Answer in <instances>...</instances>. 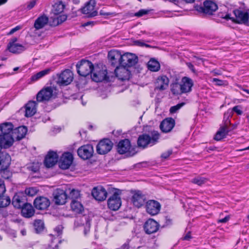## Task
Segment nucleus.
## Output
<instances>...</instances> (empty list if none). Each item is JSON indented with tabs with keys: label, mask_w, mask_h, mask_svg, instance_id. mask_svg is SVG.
<instances>
[{
	"label": "nucleus",
	"mask_w": 249,
	"mask_h": 249,
	"mask_svg": "<svg viewBox=\"0 0 249 249\" xmlns=\"http://www.w3.org/2000/svg\"><path fill=\"white\" fill-rule=\"evenodd\" d=\"M65 5L61 1L56 2L53 5V12L54 15H57L63 11Z\"/></svg>",
	"instance_id": "obj_41"
},
{
	"label": "nucleus",
	"mask_w": 249,
	"mask_h": 249,
	"mask_svg": "<svg viewBox=\"0 0 249 249\" xmlns=\"http://www.w3.org/2000/svg\"><path fill=\"white\" fill-rule=\"evenodd\" d=\"M131 200L133 204L137 208L143 205L146 200V195L141 191L132 189L130 191Z\"/></svg>",
	"instance_id": "obj_5"
},
{
	"label": "nucleus",
	"mask_w": 249,
	"mask_h": 249,
	"mask_svg": "<svg viewBox=\"0 0 249 249\" xmlns=\"http://www.w3.org/2000/svg\"><path fill=\"white\" fill-rule=\"evenodd\" d=\"M233 13L235 16L232 21L238 24H244L249 22V14L248 12L239 9L233 10Z\"/></svg>",
	"instance_id": "obj_12"
},
{
	"label": "nucleus",
	"mask_w": 249,
	"mask_h": 249,
	"mask_svg": "<svg viewBox=\"0 0 249 249\" xmlns=\"http://www.w3.org/2000/svg\"><path fill=\"white\" fill-rule=\"evenodd\" d=\"M11 157L5 154H0V170H5L9 166L11 163Z\"/></svg>",
	"instance_id": "obj_32"
},
{
	"label": "nucleus",
	"mask_w": 249,
	"mask_h": 249,
	"mask_svg": "<svg viewBox=\"0 0 249 249\" xmlns=\"http://www.w3.org/2000/svg\"><path fill=\"white\" fill-rule=\"evenodd\" d=\"M95 0H89L82 9V13L89 18L97 16V11L95 10Z\"/></svg>",
	"instance_id": "obj_15"
},
{
	"label": "nucleus",
	"mask_w": 249,
	"mask_h": 249,
	"mask_svg": "<svg viewBox=\"0 0 249 249\" xmlns=\"http://www.w3.org/2000/svg\"><path fill=\"white\" fill-rule=\"evenodd\" d=\"M20 232L22 235H25L26 234V231L24 229L21 230Z\"/></svg>",
	"instance_id": "obj_63"
},
{
	"label": "nucleus",
	"mask_w": 249,
	"mask_h": 249,
	"mask_svg": "<svg viewBox=\"0 0 249 249\" xmlns=\"http://www.w3.org/2000/svg\"><path fill=\"white\" fill-rule=\"evenodd\" d=\"M4 187L5 184L3 180L0 179V187Z\"/></svg>",
	"instance_id": "obj_62"
},
{
	"label": "nucleus",
	"mask_w": 249,
	"mask_h": 249,
	"mask_svg": "<svg viewBox=\"0 0 249 249\" xmlns=\"http://www.w3.org/2000/svg\"><path fill=\"white\" fill-rule=\"evenodd\" d=\"M91 195L96 200L103 201L106 199L107 192L104 188H93Z\"/></svg>",
	"instance_id": "obj_23"
},
{
	"label": "nucleus",
	"mask_w": 249,
	"mask_h": 249,
	"mask_svg": "<svg viewBox=\"0 0 249 249\" xmlns=\"http://www.w3.org/2000/svg\"><path fill=\"white\" fill-rule=\"evenodd\" d=\"M29 169L33 172L34 173H36L38 171V167L37 166H30L28 167Z\"/></svg>",
	"instance_id": "obj_58"
},
{
	"label": "nucleus",
	"mask_w": 249,
	"mask_h": 249,
	"mask_svg": "<svg viewBox=\"0 0 249 249\" xmlns=\"http://www.w3.org/2000/svg\"><path fill=\"white\" fill-rule=\"evenodd\" d=\"M34 205L37 210H45L50 206V201L46 197H37L34 201Z\"/></svg>",
	"instance_id": "obj_17"
},
{
	"label": "nucleus",
	"mask_w": 249,
	"mask_h": 249,
	"mask_svg": "<svg viewBox=\"0 0 249 249\" xmlns=\"http://www.w3.org/2000/svg\"><path fill=\"white\" fill-rule=\"evenodd\" d=\"M67 16L64 14L60 15L57 16L55 19L57 21L56 24L57 25L59 24L62 23L63 22L65 21L67 19Z\"/></svg>",
	"instance_id": "obj_49"
},
{
	"label": "nucleus",
	"mask_w": 249,
	"mask_h": 249,
	"mask_svg": "<svg viewBox=\"0 0 249 249\" xmlns=\"http://www.w3.org/2000/svg\"><path fill=\"white\" fill-rule=\"evenodd\" d=\"M27 132V128L24 126H19L15 129H13L12 135L18 141H19L23 138Z\"/></svg>",
	"instance_id": "obj_26"
},
{
	"label": "nucleus",
	"mask_w": 249,
	"mask_h": 249,
	"mask_svg": "<svg viewBox=\"0 0 249 249\" xmlns=\"http://www.w3.org/2000/svg\"><path fill=\"white\" fill-rule=\"evenodd\" d=\"M62 226L61 225H59L54 229V231L56 232L57 235H59L62 233Z\"/></svg>",
	"instance_id": "obj_53"
},
{
	"label": "nucleus",
	"mask_w": 249,
	"mask_h": 249,
	"mask_svg": "<svg viewBox=\"0 0 249 249\" xmlns=\"http://www.w3.org/2000/svg\"><path fill=\"white\" fill-rule=\"evenodd\" d=\"M21 28V27L20 26H17L15 27V28L12 29L9 33L8 34L9 35H11L13 34H14L15 32H17V31H18Z\"/></svg>",
	"instance_id": "obj_55"
},
{
	"label": "nucleus",
	"mask_w": 249,
	"mask_h": 249,
	"mask_svg": "<svg viewBox=\"0 0 249 249\" xmlns=\"http://www.w3.org/2000/svg\"><path fill=\"white\" fill-rule=\"evenodd\" d=\"M6 188H0V207L3 208L8 206L11 200L9 196L3 195L6 191Z\"/></svg>",
	"instance_id": "obj_35"
},
{
	"label": "nucleus",
	"mask_w": 249,
	"mask_h": 249,
	"mask_svg": "<svg viewBox=\"0 0 249 249\" xmlns=\"http://www.w3.org/2000/svg\"><path fill=\"white\" fill-rule=\"evenodd\" d=\"M113 143L108 139H104L100 141L96 146L97 152L104 155L109 152L112 148Z\"/></svg>",
	"instance_id": "obj_10"
},
{
	"label": "nucleus",
	"mask_w": 249,
	"mask_h": 249,
	"mask_svg": "<svg viewBox=\"0 0 249 249\" xmlns=\"http://www.w3.org/2000/svg\"><path fill=\"white\" fill-rule=\"evenodd\" d=\"M53 200L57 205H63L66 202L68 195L66 190L57 188L53 193Z\"/></svg>",
	"instance_id": "obj_14"
},
{
	"label": "nucleus",
	"mask_w": 249,
	"mask_h": 249,
	"mask_svg": "<svg viewBox=\"0 0 249 249\" xmlns=\"http://www.w3.org/2000/svg\"><path fill=\"white\" fill-rule=\"evenodd\" d=\"M131 148L130 142L128 139L120 141L117 145V152L120 154H127L128 156H134L136 152L134 150H130Z\"/></svg>",
	"instance_id": "obj_7"
},
{
	"label": "nucleus",
	"mask_w": 249,
	"mask_h": 249,
	"mask_svg": "<svg viewBox=\"0 0 249 249\" xmlns=\"http://www.w3.org/2000/svg\"><path fill=\"white\" fill-rule=\"evenodd\" d=\"M57 90L54 86L46 87L40 90L36 95V100L39 102L48 101L55 98Z\"/></svg>",
	"instance_id": "obj_2"
},
{
	"label": "nucleus",
	"mask_w": 249,
	"mask_h": 249,
	"mask_svg": "<svg viewBox=\"0 0 249 249\" xmlns=\"http://www.w3.org/2000/svg\"><path fill=\"white\" fill-rule=\"evenodd\" d=\"M175 125V121L172 118H167L160 123V127L162 132L168 133L171 131Z\"/></svg>",
	"instance_id": "obj_21"
},
{
	"label": "nucleus",
	"mask_w": 249,
	"mask_h": 249,
	"mask_svg": "<svg viewBox=\"0 0 249 249\" xmlns=\"http://www.w3.org/2000/svg\"><path fill=\"white\" fill-rule=\"evenodd\" d=\"M39 190L37 188H26L25 190V194L29 196H34L36 195Z\"/></svg>",
	"instance_id": "obj_46"
},
{
	"label": "nucleus",
	"mask_w": 249,
	"mask_h": 249,
	"mask_svg": "<svg viewBox=\"0 0 249 249\" xmlns=\"http://www.w3.org/2000/svg\"><path fill=\"white\" fill-rule=\"evenodd\" d=\"M144 229L147 233L151 234L158 230L159 224L154 220L149 219L145 223Z\"/></svg>",
	"instance_id": "obj_25"
},
{
	"label": "nucleus",
	"mask_w": 249,
	"mask_h": 249,
	"mask_svg": "<svg viewBox=\"0 0 249 249\" xmlns=\"http://www.w3.org/2000/svg\"><path fill=\"white\" fill-rule=\"evenodd\" d=\"M184 103H181L176 105V106H172L170 108V112L172 114L175 113L177 112L181 107L184 105Z\"/></svg>",
	"instance_id": "obj_48"
},
{
	"label": "nucleus",
	"mask_w": 249,
	"mask_h": 249,
	"mask_svg": "<svg viewBox=\"0 0 249 249\" xmlns=\"http://www.w3.org/2000/svg\"><path fill=\"white\" fill-rule=\"evenodd\" d=\"M73 74L70 70H66L58 76L57 82L60 86H67L73 80Z\"/></svg>",
	"instance_id": "obj_9"
},
{
	"label": "nucleus",
	"mask_w": 249,
	"mask_h": 249,
	"mask_svg": "<svg viewBox=\"0 0 249 249\" xmlns=\"http://www.w3.org/2000/svg\"><path fill=\"white\" fill-rule=\"evenodd\" d=\"M191 181L197 185L201 186L205 184L208 181V180L203 177H197L192 179Z\"/></svg>",
	"instance_id": "obj_45"
},
{
	"label": "nucleus",
	"mask_w": 249,
	"mask_h": 249,
	"mask_svg": "<svg viewBox=\"0 0 249 249\" xmlns=\"http://www.w3.org/2000/svg\"><path fill=\"white\" fill-rule=\"evenodd\" d=\"M169 82V79L166 76L159 77L157 79L155 89L160 90H163L167 88Z\"/></svg>",
	"instance_id": "obj_29"
},
{
	"label": "nucleus",
	"mask_w": 249,
	"mask_h": 249,
	"mask_svg": "<svg viewBox=\"0 0 249 249\" xmlns=\"http://www.w3.org/2000/svg\"><path fill=\"white\" fill-rule=\"evenodd\" d=\"M149 11L145 9L140 10L138 12L135 14V16L138 17H142L143 15H146L149 13Z\"/></svg>",
	"instance_id": "obj_50"
},
{
	"label": "nucleus",
	"mask_w": 249,
	"mask_h": 249,
	"mask_svg": "<svg viewBox=\"0 0 249 249\" xmlns=\"http://www.w3.org/2000/svg\"><path fill=\"white\" fill-rule=\"evenodd\" d=\"M191 238V236L190 232H188L182 238L184 240H189Z\"/></svg>",
	"instance_id": "obj_60"
},
{
	"label": "nucleus",
	"mask_w": 249,
	"mask_h": 249,
	"mask_svg": "<svg viewBox=\"0 0 249 249\" xmlns=\"http://www.w3.org/2000/svg\"><path fill=\"white\" fill-rule=\"evenodd\" d=\"M138 61V57L131 53H126L122 56L121 65L124 66L131 67L135 65Z\"/></svg>",
	"instance_id": "obj_16"
},
{
	"label": "nucleus",
	"mask_w": 249,
	"mask_h": 249,
	"mask_svg": "<svg viewBox=\"0 0 249 249\" xmlns=\"http://www.w3.org/2000/svg\"><path fill=\"white\" fill-rule=\"evenodd\" d=\"M34 226L36 233L42 232L45 228L44 222L40 219L35 220Z\"/></svg>",
	"instance_id": "obj_42"
},
{
	"label": "nucleus",
	"mask_w": 249,
	"mask_h": 249,
	"mask_svg": "<svg viewBox=\"0 0 249 249\" xmlns=\"http://www.w3.org/2000/svg\"><path fill=\"white\" fill-rule=\"evenodd\" d=\"M147 66L148 69L152 71H158L160 69V64L158 61L155 59H151L148 62Z\"/></svg>",
	"instance_id": "obj_39"
},
{
	"label": "nucleus",
	"mask_w": 249,
	"mask_h": 249,
	"mask_svg": "<svg viewBox=\"0 0 249 249\" xmlns=\"http://www.w3.org/2000/svg\"><path fill=\"white\" fill-rule=\"evenodd\" d=\"M241 107L239 106H234L231 110L229 109L227 110L226 112L224 113V120L228 119L229 120V118L230 116H231L232 114V112H235L237 113V115H240L243 113V111L241 109Z\"/></svg>",
	"instance_id": "obj_38"
},
{
	"label": "nucleus",
	"mask_w": 249,
	"mask_h": 249,
	"mask_svg": "<svg viewBox=\"0 0 249 249\" xmlns=\"http://www.w3.org/2000/svg\"><path fill=\"white\" fill-rule=\"evenodd\" d=\"M71 210L76 213H81L84 211V207L78 201L73 200L71 204Z\"/></svg>",
	"instance_id": "obj_36"
},
{
	"label": "nucleus",
	"mask_w": 249,
	"mask_h": 249,
	"mask_svg": "<svg viewBox=\"0 0 249 249\" xmlns=\"http://www.w3.org/2000/svg\"><path fill=\"white\" fill-rule=\"evenodd\" d=\"M119 73H128V71L124 68H118L117 67L115 70V73L116 76L119 79L122 80H124L125 79V78L122 77L121 75H119Z\"/></svg>",
	"instance_id": "obj_47"
},
{
	"label": "nucleus",
	"mask_w": 249,
	"mask_h": 249,
	"mask_svg": "<svg viewBox=\"0 0 249 249\" xmlns=\"http://www.w3.org/2000/svg\"><path fill=\"white\" fill-rule=\"evenodd\" d=\"M36 1L35 0H31L27 5V9L28 10H30L32 8H33L35 5H36Z\"/></svg>",
	"instance_id": "obj_54"
},
{
	"label": "nucleus",
	"mask_w": 249,
	"mask_h": 249,
	"mask_svg": "<svg viewBox=\"0 0 249 249\" xmlns=\"http://www.w3.org/2000/svg\"><path fill=\"white\" fill-rule=\"evenodd\" d=\"M224 18L226 19H231L232 21V19L233 18H233V17H230V15L229 14H227L224 17Z\"/></svg>",
	"instance_id": "obj_61"
},
{
	"label": "nucleus",
	"mask_w": 249,
	"mask_h": 249,
	"mask_svg": "<svg viewBox=\"0 0 249 249\" xmlns=\"http://www.w3.org/2000/svg\"><path fill=\"white\" fill-rule=\"evenodd\" d=\"M27 48V47L18 43H9L7 46V50L14 53H19Z\"/></svg>",
	"instance_id": "obj_31"
},
{
	"label": "nucleus",
	"mask_w": 249,
	"mask_h": 249,
	"mask_svg": "<svg viewBox=\"0 0 249 249\" xmlns=\"http://www.w3.org/2000/svg\"><path fill=\"white\" fill-rule=\"evenodd\" d=\"M21 208V214L26 218H30L34 215L35 210L33 206L29 203H25Z\"/></svg>",
	"instance_id": "obj_30"
},
{
	"label": "nucleus",
	"mask_w": 249,
	"mask_h": 249,
	"mask_svg": "<svg viewBox=\"0 0 249 249\" xmlns=\"http://www.w3.org/2000/svg\"><path fill=\"white\" fill-rule=\"evenodd\" d=\"M180 85L182 93L183 94L188 93L192 91V88L194 86V82L190 78L184 76L182 78Z\"/></svg>",
	"instance_id": "obj_22"
},
{
	"label": "nucleus",
	"mask_w": 249,
	"mask_h": 249,
	"mask_svg": "<svg viewBox=\"0 0 249 249\" xmlns=\"http://www.w3.org/2000/svg\"><path fill=\"white\" fill-rule=\"evenodd\" d=\"M13 124L11 123L6 122L0 124V136L12 135L13 131Z\"/></svg>",
	"instance_id": "obj_27"
},
{
	"label": "nucleus",
	"mask_w": 249,
	"mask_h": 249,
	"mask_svg": "<svg viewBox=\"0 0 249 249\" xmlns=\"http://www.w3.org/2000/svg\"><path fill=\"white\" fill-rule=\"evenodd\" d=\"M58 156L56 152L50 151L46 155L44 163L47 168H50L53 166L57 162Z\"/></svg>",
	"instance_id": "obj_20"
},
{
	"label": "nucleus",
	"mask_w": 249,
	"mask_h": 249,
	"mask_svg": "<svg viewBox=\"0 0 249 249\" xmlns=\"http://www.w3.org/2000/svg\"><path fill=\"white\" fill-rule=\"evenodd\" d=\"M229 219H230V216H226L224 218H222V219L218 220V223H226L227 221H228Z\"/></svg>",
	"instance_id": "obj_59"
},
{
	"label": "nucleus",
	"mask_w": 249,
	"mask_h": 249,
	"mask_svg": "<svg viewBox=\"0 0 249 249\" xmlns=\"http://www.w3.org/2000/svg\"><path fill=\"white\" fill-rule=\"evenodd\" d=\"M90 224L89 222H87L84 227V234L86 235L89 231Z\"/></svg>",
	"instance_id": "obj_52"
},
{
	"label": "nucleus",
	"mask_w": 249,
	"mask_h": 249,
	"mask_svg": "<svg viewBox=\"0 0 249 249\" xmlns=\"http://www.w3.org/2000/svg\"><path fill=\"white\" fill-rule=\"evenodd\" d=\"M49 19L46 16H42L38 17L34 23V27L36 30H39L43 28L48 22Z\"/></svg>",
	"instance_id": "obj_34"
},
{
	"label": "nucleus",
	"mask_w": 249,
	"mask_h": 249,
	"mask_svg": "<svg viewBox=\"0 0 249 249\" xmlns=\"http://www.w3.org/2000/svg\"><path fill=\"white\" fill-rule=\"evenodd\" d=\"M195 8L198 12L211 15L217 9L218 6L212 1L206 0L204 1L203 6L197 5Z\"/></svg>",
	"instance_id": "obj_6"
},
{
	"label": "nucleus",
	"mask_w": 249,
	"mask_h": 249,
	"mask_svg": "<svg viewBox=\"0 0 249 249\" xmlns=\"http://www.w3.org/2000/svg\"><path fill=\"white\" fill-rule=\"evenodd\" d=\"M212 81L216 82V85L218 86H221L223 84V81L222 80H219L216 78H213Z\"/></svg>",
	"instance_id": "obj_56"
},
{
	"label": "nucleus",
	"mask_w": 249,
	"mask_h": 249,
	"mask_svg": "<svg viewBox=\"0 0 249 249\" xmlns=\"http://www.w3.org/2000/svg\"><path fill=\"white\" fill-rule=\"evenodd\" d=\"M160 204L157 201L150 200L146 202V211L151 215H154L158 214L160 210Z\"/></svg>",
	"instance_id": "obj_18"
},
{
	"label": "nucleus",
	"mask_w": 249,
	"mask_h": 249,
	"mask_svg": "<svg viewBox=\"0 0 249 249\" xmlns=\"http://www.w3.org/2000/svg\"><path fill=\"white\" fill-rule=\"evenodd\" d=\"M67 194L68 195V198H69L72 200L78 199L80 196V191L73 188H69L66 189Z\"/></svg>",
	"instance_id": "obj_37"
},
{
	"label": "nucleus",
	"mask_w": 249,
	"mask_h": 249,
	"mask_svg": "<svg viewBox=\"0 0 249 249\" xmlns=\"http://www.w3.org/2000/svg\"><path fill=\"white\" fill-rule=\"evenodd\" d=\"M122 56L119 53L115 51H110L108 53V58L112 61V65L115 66L118 62L120 64L122 61Z\"/></svg>",
	"instance_id": "obj_33"
},
{
	"label": "nucleus",
	"mask_w": 249,
	"mask_h": 249,
	"mask_svg": "<svg viewBox=\"0 0 249 249\" xmlns=\"http://www.w3.org/2000/svg\"><path fill=\"white\" fill-rule=\"evenodd\" d=\"M107 70L105 68L96 67L93 68L91 75L92 79L96 82H102L103 80L109 81V77L107 75Z\"/></svg>",
	"instance_id": "obj_8"
},
{
	"label": "nucleus",
	"mask_w": 249,
	"mask_h": 249,
	"mask_svg": "<svg viewBox=\"0 0 249 249\" xmlns=\"http://www.w3.org/2000/svg\"><path fill=\"white\" fill-rule=\"evenodd\" d=\"M160 137L158 131H154L151 133V136L146 134H143L139 136L137 144L139 147L144 148L149 144L152 146L157 143Z\"/></svg>",
	"instance_id": "obj_1"
},
{
	"label": "nucleus",
	"mask_w": 249,
	"mask_h": 249,
	"mask_svg": "<svg viewBox=\"0 0 249 249\" xmlns=\"http://www.w3.org/2000/svg\"><path fill=\"white\" fill-rule=\"evenodd\" d=\"M51 71V70L50 69H47L45 70H44L43 71H41L36 74H34L31 77V80L33 81H36L40 78L43 77L45 75L48 74Z\"/></svg>",
	"instance_id": "obj_43"
},
{
	"label": "nucleus",
	"mask_w": 249,
	"mask_h": 249,
	"mask_svg": "<svg viewBox=\"0 0 249 249\" xmlns=\"http://www.w3.org/2000/svg\"><path fill=\"white\" fill-rule=\"evenodd\" d=\"M12 135L0 136V149H8L11 147L15 142Z\"/></svg>",
	"instance_id": "obj_24"
},
{
	"label": "nucleus",
	"mask_w": 249,
	"mask_h": 249,
	"mask_svg": "<svg viewBox=\"0 0 249 249\" xmlns=\"http://www.w3.org/2000/svg\"><path fill=\"white\" fill-rule=\"evenodd\" d=\"M172 150H168L167 151L163 153L161 155V157L163 159H166L172 154Z\"/></svg>",
	"instance_id": "obj_51"
},
{
	"label": "nucleus",
	"mask_w": 249,
	"mask_h": 249,
	"mask_svg": "<svg viewBox=\"0 0 249 249\" xmlns=\"http://www.w3.org/2000/svg\"><path fill=\"white\" fill-rule=\"evenodd\" d=\"M224 120L225 121V124L220 126L214 137V140L216 141H220L225 138L229 132L228 125L230 124V121L228 119H225Z\"/></svg>",
	"instance_id": "obj_19"
},
{
	"label": "nucleus",
	"mask_w": 249,
	"mask_h": 249,
	"mask_svg": "<svg viewBox=\"0 0 249 249\" xmlns=\"http://www.w3.org/2000/svg\"><path fill=\"white\" fill-rule=\"evenodd\" d=\"M7 1V0H0V5L5 3Z\"/></svg>",
	"instance_id": "obj_64"
},
{
	"label": "nucleus",
	"mask_w": 249,
	"mask_h": 249,
	"mask_svg": "<svg viewBox=\"0 0 249 249\" xmlns=\"http://www.w3.org/2000/svg\"><path fill=\"white\" fill-rule=\"evenodd\" d=\"M22 198L21 196L18 194L15 195L13 198L12 201V204L14 206V207L16 208H21L22 206L24 204Z\"/></svg>",
	"instance_id": "obj_40"
},
{
	"label": "nucleus",
	"mask_w": 249,
	"mask_h": 249,
	"mask_svg": "<svg viewBox=\"0 0 249 249\" xmlns=\"http://www.w3.org/2000/svg\"><path fill=\"white\" fill-rule=\"evenodd\" d=\"M77 73L81 76L86 77L89 74H91L93 71L94 66L89 60H82L76 65Z\"/></svg>",
	"instance_id": "obj_4"
},
{
	"label": "nucleus",
	"mask_w": 249,
	"mask_h": 249,
	"mask_svg": "<svg viewBox=\"0 0 249 249\" xmlns=\"http://www.w3.org/2000/svg\"><path fill=\"white\" fill-rule=\"evenodd\" d=\"M113 195L107 200L108 207L111 210L117 211L121 206V199L120 195L121 190L113 188Z\"/></svg>",
	"instance_id": "obj_3"
},
{
	"label": "nucleus",
	"mask_w": 249,
	"mask_h": 249,
	"mask_svg": "<svg viewBox=\"0 0 249 249\" xmlns=\"http://www.w3.org/2000/svg\"><path fill=\"white\" fill-rule=\"evenodd\" d=\"M93 147L91 144L84 145L77 150L78 155L81 159L86 160L91 158L93 154Z\"/></svg>",
	"instance_id": "obj_11"
},
{
	"label": "nucleus",
	"mask_w": 249,
	"mask_h": 249,
	"mask_svg": "<svg viewBox=\"0 0 249 249\" xmlns=\"http://www.w3.org/2000/svg\"><path fill=\"white\" fill-rule=\"evenodd\" d=\"M37 103L35 101H29L25 105V116L29 117L33 116L36 112Z\"/></svg>",
	"instance_id": "obj_28"
},
{
	"label": "nucleus",
	"mask_w": 249,
	"mask_h": 249,
	"mask_svg": "<svg viewBox=\"0 0 249 249\" xmlns=\"http://www.w3.org/2000/svg\"><path fill=\"white\" fill-rule=\"evenodd\" d=\"M186 65L188 67V68L192 71L194 73H196V70L195 69L194 65L190 62L187 63Z\"/></svg>",
	"instance_id": "obj_57"
},
{
	"label": "nucleus",
	"mask_w": 249,
	"mask_h": 249,
	"mask_svg": "<svg viewBox=\"0 0 249 249\" xmlns=\"http://www.w3.org/2000/svg\"><path fill=\"white\" fill-rule=\"evenodd\" d=\"M171 90L174 95H181L183 94L181 91L180 85L178 83H173L171 85Z\"/></svg>",
	"instance_id": "obj_44"
},
{
	"label": "nucleus",
	"mask_w": 249,
	"mask_h": 249,
	"mask_svg": "<svg viewBox=\"0 0 249 249\" xmlns=\"http://www.w3.org/2000/svg\"><path fill=\"white\" fill-rule=\"evenodd\" d=\"M73 160L72 154L70 152H65L61 157L59 161V167L63 170H66L70 167Z\"/></svg>",
	"instance_id": "obj_13"
}]
</instances>
